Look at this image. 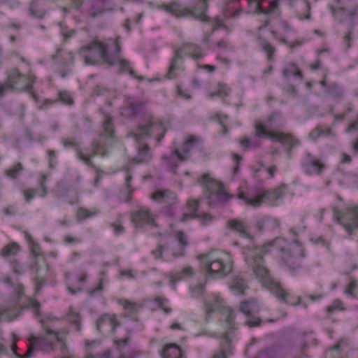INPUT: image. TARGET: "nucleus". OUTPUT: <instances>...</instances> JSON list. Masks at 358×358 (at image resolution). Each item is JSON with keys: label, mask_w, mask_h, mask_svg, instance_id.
<instances>
[{"label": "nucleus", "mask_w": 358, "mask_h": 358, "mask_svg": "<svg viewBox=\"0 0 358 358\" xmlns=\"http://www.w3.org/2000/svg\"><path fill=\"white\" fill-rule=\"evenodd\" d=\"M228 225L231 229L238 232L241 236L250 241V243L243 248V255L247 265L251 268L256 278L267 287L271 292L280 301L292 306L301 304L303 308H307V304L305 302L301 303L299 296L296 297V303L291 301L290 294L280 282L272 279L270 271L266 266L263 259V256L271 248L279 250L281 252L282 262L290 273L294 275L301 268V262L302 258L305 257L303 248L301 243L294 239L292 245H288L285 238L278 237L259 248L252 241V237L246 223L234 220L229 221Z\"/></svg>", "instance_id": "1"}, {"label": "nucleus", "mask_w": 358, "mask_h": 358, "mask_svg": "<svg viewBox=\"0 0 358 358\" xmlns=\"http://www.w3.org/2000/svg\"><path fill=\"white\" fill-rule=\"evenodd\" d=\"M204 306L208 317H210L215 311L220 313V322L222 329L218 332L222 339L220 349L212 358H227L228 355L232 354L231 342L236 329L234 313L231 308L226 306L220 296L215 294L205 301Z\"/></svg>", "instance_id": "2"}, {"label": "nucleus", "mask_w": 358, "mask_h": 358, "mask_svg": "<svg viewBox=\"0 0 358 358\" xmlns=\"http://www.w3.org/2000/svg\"><path fill=\"white\" fill-rule=\"evenodd\" d=\"M110 46L115 48L116 55L120 52L117 38L116 40L109 38L106 41L99 40L92 41L87 46L80 49V55L83 57L84 62L87 65H94L99 63H104L110 66L118 64L122 72L129 73L133 78L142 80L143 77L136 75L127 60L109 53L108 49Z\"/></svg>", "instance_id": "3"}, {"label": "nucleus", "mask_w": 358, "mask_h": 358, "mask_svg": "<svg viewBox=\"0 0 358 358\" xmlns=\"http://www.w3.org/2000/svg\"><path fill=\"white\" fill-rule=\"evenodd\" d=\"M166 129L161 123L150 120L138 127L136 132L131 133L128 137H131L138 146V155L131 159L130 165L126 170V183L127 188H130L131 180V171L133 164H142L148 162L151 158L149 147L144 142L149 137H156L157 142H160L164 136Z\"/></svg>", "instance_id": "4"}, {"label": "nucleus", "mask_w": 358, "mask_h": 358, "mask_svg": "<svg viewBox=\"0 0 358 358\" xmlns=\"http://www.w3.org/2000/svg\"><path fill=\"white\" fill-rule=\"evenodd\" d=\"M114 138V130L112 119L110 116L104 115V120L102 125V131L99 140L94 141L91 145V152H84L79 149L78 145L71 141L63 140L64 147H71L76 150L78 159L85 162L88 166H92V157L95 155L105 157L108 155L111 148L110 143Z\"/></svg>", "instance_id": "5"}, {"label": "nucleus", "mask_w": 358, "mask_h": 358, "mask_svg": "<svg viewBox=\"0 0 358 358\" xmlns=\"http://www.w3.org/2000/svg\"><path fill=\"white\" fill-rule=\"evenodd\" d=\"M281 126L280 115L273 113L264 122H256L255 134L260 138H271L273 141L280 142L287 151L288 157H290L291 150L299 143V141L289 134L276 131Z\"/></svg>", "instance_id": "6"}, {"label": "nucleus", "mask_w": 358, "mask_h": 358, "mask_svg": "<svg viewBox=\"0 0 358 358\" xmlns=\"http://www.w3.org/2000/svg\"><path fill=\"white\" fill-rule=\"evenodd\" d=\"M285 189V185L272 189L254 185L248 187L245 192H240L238 198L253 208H257L264 203L279 206L282 202Z\"/></svg>", "instance_id": "7"}, {"label": "nucleus", "mask_w": 358, "mask_h": 358, "mask_svg": "<svg viewBox=\"0 0 358 358\" xmlns=\"http://www.w3.org/2000/svg\"><path fill=\"white\" fill-rule=\"evenodd\" d=\"M201 266L205 273L213 278L227 275L232 270L233 262L229 252L213 250L199 256Z\"/></svg>", "instance_id": "8"}, {"label": "nucleus", "mask_w": 358, "mask_h": 358, "mask_svg": "<svg viewBox=\"0 0 358 358\" xmlns=\"http://www.w3.org/2000/svg\"><path fill=\"white\" fill-rule=\"evenodd\" d=\"M13 336L14 342L10 347L14 355L17 358H31L35 350L50 352L53 349V345L56 342H62L63 341L62 336L59 332L47 328L43 335L39 337H30L29 341L31 346L29 347L25 354L21 355L16 352L17 346L16 345L17 338H15V335L13 334Z\"/></svg>", "instance_id": "9"}, {"label": "nucleus", "mask_w": 358, "mask_h": 358, "mask_svg": "<svg viewBox=\"0 0 358 358\" xmlns=\"http://www.w3.org/2000/svg\"><path fill=\"white\" fill-rule=\"evenodd\" d=\"M35 77L31 73H22L17 69H13L8 73L7 80L0 83V97L15 90L31 91Z\"/></svg>", "instance_id": "10"}, {"label": "nucleus", "mask_w": 358, "mask_h": 358, "mask_svg": "<svg viewBox=\"0 0 358 358\" xmlns=\"http://www.w3.org/2000/svg\"><path fill=\"white\" fill-rule=\"evenodd\" d=\"M198 182L203 187L207 203L210 207H215L229 199L228 194L224 192L222 183L209 174H203Z\"/></svg>", "instance_id": "11"}, {"label": "nucleus", "mask_w": 358, "mask_h": 358, "mask_svg": "<svg viewBox=\"0 0 358 358\" xmlns=\"http://www.w3.org/2000/svg\"><path fill=\"white\" fill-rule=\"evenodd\" d=\"M25 238L30 245L31 252L34 258V262L31 264V271L35 275L34 280L35 285L34 294L37 295L41 288L45 284L42 273L46 271V268H43V267H46V264L44 258L41 255L39 245L34 242L31 236L27 232L25 233Z\"/></svg>", "instance_id": "12"}, {"label": "nucleus", "mask_w": 358, "mask_h": 358, "mask_svg": "<svg viewBox=\"0 0 358 358\" xmlns=\"http://www.w3.org/2000/svg\"><path fill=\"white\" fill-rule=\"evenodd\" d=\"M199 140L194 136H190L185 143L182 150L176 149L171 152L169 157L163 156L162 160L164 165L169 170L176 173V169L179 162L185 161L189 157L192 152L196 149Z\"/></svg>", "instance_id": "13"}, {"label": "nucleus", "mask_w": 358, "mask_h": 358, "mask_svg": "<svg viewBox=\"0 0 358 358\" xmlns=\"http://www.w3.org/2000/svg\"><path fill=\"white\" fill-rule=\"evenodd\" d=\"M201 4L199 7L193 8H187L182 7L180 4L176 2H173L169 4L164 5L165 10L175 15L176 17H181L187 15H191L201 22H208V18L206 15V10L207 9V1L200 0Z\"/></svg>", "instance_id": "14"}, {"label": "nucleus", "mask_w": 358, "mask_h": 358, "mask_svg": "<svg viewBox=\"0 0 358 358\" xmlns=\"http://www.w3.org/2000/svg\"><path fill=\"white\" fill-rule=\"evenodd\" d=\"M51 58L57 66L58 73L62 78L72 73L74 57L71 51H68L63 48H58Z\"/></svg>", "instance_id": "15"}, {"label": "nucleus", "mask_w": 358, "mask_h": 358, "mask_svg": "<svg viewBox=\"0 0 358 358\" xmlns=\"http://www.w3.org/2000/svg\"><path fill=\"white\" fill-rule=\"evenodd\" d=\"M334 218L350 234L352 231L358 229V206L349 208L344 212L334 208Z\"/></svg>", "instance_id": "16"}, {"label": "nucleus", "mask_w": 358, "mask_h": 358, "mask_svg": "<svg viewBox=\"0 0 358 358\" xmlns=\"http://www.w3.org/2000/svg\"><path fill=\"white\" fill-rule=\"evenodd\" d=\"M150 198L165 205L162 210V214L170 217L173 216L175 214L174 204L176 201L175 193L168 189H157Z\"/></svg>", "instance_id": "17"}, {"label": "nucleus", "mask_w": 358, "mask_h": 358, "mask_svg": "<svg viewBox=\"0 0 358 358\" xmlns=\"http://www.w3.org/2000/svg\"><path fill=\"white\" fill-rule=\"evenodd\" d=\"M199 201L194 199H189L187 203V208L188 213H184L181 218L179 219V222H184L189 220L194 219L195 217L201 218L203 224H209L213 217L208 213H202L199 211Z\"/></svg>", "instance_id": "18"}, {"label": "nucleus", "mask_w": 358, "mask_h": 358, "mask_svg": "<svg viewBox=\"0 0 358 358\" xmlns=\"http://www.w3.org/2000/svg\"><path fill=\"white\" fill-rule=\"evenodd\" d=\"M240 311L247 317L245 323L251 327H258L262 320L259 317H254V314L259 311V306L255 299H251L241 303Z\"/></svg>", "instance_id": "19"}, {"label": "nucleus", "mask_w": 358, "mask_h": 358, "mask_svg": "<svg viewBox=\"0 0 358 358\" xmlns=\"http://www.w3.org/2000/svg\"><path fill=\"white\" fill-rule=\"evenodd\" d=\"M301 163L303 171L308 175L320 174L325 168L324 164L309 152L305 153Z\"/></svg>", "instance_id": "20"}, {"label": "nucleus", "mask_w": 358, "mask_h": 358, "mask_svg": "<svg viewBox=\"0 0 358 358\" xmlns=\"http://www.w3.org/2000/svg\"><path fill=\"white\" fill-rule=\"evenodd\" d=\"M132 221L137 227H143L145 225L151 227L157 225L150 210L145 206L141 207L133 215Z\"/></svg>", "instance_id": "21"}, {"label": "nucleus", "mask_w": 358, "mask_h": 358, "mask_svg": "<svg viewBox=\"0 0 358 358\" xmlns=\"http://www.w3.org/2000/svg\"><path fill=\"white\" fill-rule=\"evenodd\" d=\"M176 50L180 51V54L183 57H190L196 62L202 59L206 55V53L200 46L192 43H185Z\"/></svg>", "instance_id": "22"}, {"label": "nucleus", "mask_w": 358, "mask_h": 358, "mask_svg": "<svg viewBox=\"0 0 358 358\" xmlns=\"http://www.w3.org/2000/svg\"><path fill=\"white\" fill-rule=\"evenodd\" d=\"M184 57L180 54V51L175 50L174 55L171 59L170 66L166 73V78L173 79L181 73L184 68Z\"/></svg>", "instance_id": "23"}, {"label": "nucleus", "mask_w": 358, "mask_h": 358, "mask_svg": "<svg viewBox=\"0 0 358 358\" xmlns=\"http://www.w3.org/2000/svg\"><path fill=\"white\" fill-rule=\"evenodd\" d=\"M24 308H26V307L22 306L18 301H11L3 308L0 309V320L2 318L9 320H13L20 315L21 311Z\"/></svg>", "instance_id": "24"}, {"label": "nucleus", "mask_w": 358, "mask_h": 358, "mask_svg": "<svg viewBox=\"0 0 358 358\" xmlns=\"http://www.w3.org/2000/svg\"><path fill=\"white\" fill-rule=\"evenodd\" d=\"M48 178V175L42 173L41 178L38 180V189L29 188L22 191L24 199L27 202H30L35 196L36 194L41 197H45L47 194V187L45 186V182Z\"/></svg>", "instance_id": "25"}, {"label": "nucleus", "mask_w": 358, "mask_h": 358, "mask_svg": "<svg viewBox=\"0 0 358 358\" xmlns=\"http://www.w3.org/2000/svg\"><path fill=\"white\" fill-rule=\"evenodd\" d=\"M119 325L114 316L106 314L96 321V328L103 334L113 333Z\"/></svg>", "instance_id": "26"}, {"label": "nucleus", "mask_w": 358, "mask_h": 358, "mask_svg": "<svg viewBox=\"0 0 358 358\" xmlns=\"http://www.w3.org/2000/svg\"><path fill=\"white\" fill-rule=\"evenodd\" d=\"M334 1H335L338 5L341 6L345 4L344 0H334ZM328 7L332 15L335 17L336 20L341 22L344 20L346 12L343 6H339L338 8H336L333 5L329 4ZM347 15L350 19H352L355 15H358V6H357L352 11L348 13Z\"/></svg>", "instance_id": "27"}, {"label": "nucleus", "mask_w": 358, "mask_h": 358, "mask_svg": "<svg viewBox=\"0 0 358 358\" xmlns=\"http://www.w3.org/2000/svg\"><path fill=\"white\" fill-rule=\"evenodd\" d=\"M143 102L138 99L129 98L126 105L121 109V115L125 117H132L141 111Z\"/></svg>", "instance_id": "28"}, {"label": "nucleus", "mask_w": 358, "mask_h": 358, "mask_svg": "<svg viewBox=\"0 0 358 358\" xmlns=\"http://www.w3.org/2000/svg\"><path fill=\"white\" fill-rule=\"evenodd\" d=\"M291 31L292 28L286 21L279 20L272 27L271 34L275 39L284 42L285 38Z\"/></svg>", "instance_id": "29"}, {"label": "nucleus", "mask_w": 358, "mask_h": 358, "mask_svg": "<svg viewBox=\"0 0 358 358\" xmlns=\"http://www.w3.org/2000/svg\"><path fill=\"white\" fill-rule=\"evenodd\" d=\"M174 236V243H177L178 248L173 249L171 254L174 258H176L184 255L185 247L187 245V236L181 231H176Z\"/></svg>", "instance_id": "30"}, {"label": "nucleus", "mask_w": 358, "mask_h": 358, "mask_svg": "<svg viewBox=\"0 0 358 358\" xmlns=\"http://www.w3.org/2000/svg\"><path fill=\"white\" fill-rule=\"evenodd\" d=\"M277 171V167L273 165L270 167H266L264 164H261L259 167L255 169V178L259 180L263 181L265 179L273 178Z\"/></svg>", "instance_id": "31"}, {"label": "nucleus", "mask_w": 358, "mask_h": 358, "mask_svg": "<svg viewBox=\"0 0 358 358\" xmlns=\"http://www.w3.org/2000/svg\"><path fill=\"white\" fill-rule=\"evenodd\" d=\"M110 0H94L88 10L92 17H96L109 9Z\"/></svg>", "instance_id": "32"}, {"label": "nucleus", "mask_w": 358, "mask_h": 358, "mask_svg": "<svg viewBox=\"0 0 358 358\" xmlns=\"http://www.w3.org/2000/svg\"><path fill=\"white\" fill-rule=\"evenodd\" d=\"M162 358H184L180 348L176 344H166L160 351Z\"/></svg>", "instance_id": "33"}, {"label": "nucleus", "mask_w": 358, "mask_h": 358, "mask_svg": "<svg viewBox=\"0 0 358 358\" xmlns=\"http://www.w3.org/2000/svg\"><path fill=\"white\" fill-rule=\"evenodd\" d=\"M118 303L122 306L124 315L127 317L134 316L142 308L141 304L131 302L127 299H119Z\"/></svg>", "instance_id": "34"}, {"label": "nucleus", "mask_w": 358, "mask_h": 358, "mask_svg": "<svg viewBox=\"0 0 358 358\" xmlns=\"http://www.w3.org/2000/svg\"><path fill=\"white\" fill-rule=\"evenodd\" d=\"M334 136L335 134L331 128L324 127L321 125L317 126L309 134V137L312 140H316L320 137L334 138Z\"/></svg>", "instance_id": "35"}, {"label": "nucleus", "mask_w": 358, "mask_h": 358, "mask_svg": "<svg viewBox=\"0 0 358 358\" xmlns=\"http://www.w3.org/2000/svg\"><path fill=\"white\" fill-rule=\"evenodd\" d=\"M229 287L235 295H241L244 294L248 286L243 277L235 275L233 277L231 284Z\"/></svg>", "instance_id": "36"}, {"label": "nucleus", "mask_w": 358, "mask_h": 358, "mask_svg": "<svg viewBox=\"0 0 358 358\" xmlns=\"http://www.w3.org/2000/svg\"><path fill=\"white\" fill-rule=\"evenodd\" d=\"M45 0H34L29 6V13L34 17L41 18L45 15L43 8Z\"/></svg>", "instance_id": "37"}, {"label": "nucleus", "mask_w": 358, "mask_h": 358, "mask_svg": "<svg viewBox=\"0 0 358 358\" xmlns=\"http://www.w3.org/2000/svg\"><path fill=\"white\" fill-rule=\"evenodd\" d=\"M194 272L193 268L191 266H187L181 269L180 271L176 273L174 275H172L171 277V281L173 283H175L185 278L192 277L194 275Z\"/></svg>", "instance_id": "38"}, {"label": "nucleus", "mask_w": 358, "mask_h": 358, "mask_svg": "<svg viewBox=\"0 0 358 358\" xmlns=\"http://www.w3.org/2000/svg\"><path fill=\"white\" fill-rule=\"evenodd\" d=\"M327 93L336 101H341L343 98L344 89L336 83H332L327 87Z\"/></svg>", "instance_id": "39"}, {"label": "nucleus", "mask_w": 358, "mask_h": 358, "mask_svg": "<svg viewBox=\"0 0 358 358\" xmlns=\"http://www.w3.org/2000/svg\"><path fill=\"white\" fill-rule=\"evenodd\" d=\"M170 250L169 248H166L162 245H158L157 248L152 251V253L156 259H162L164 261H169L170 257Z\"/></svg>", "instance_id": "40"}, {"label": "nucleus", "mask_w": 358, "mask_h": 358, "mask_svg": "<svg viewBox=\"0 0 358 358\" xmlns=\"http://www.w3.org/2000/svg\"><path fill=\"white\" fill-rule=\"evenodd\" d=\"M23 171V166L21 163H17L6 170V176L11 179H17Z\"/></svg>", "instance_id": "41"}, {"label": "nucleus", "mask_w": 358, "mask_h": 358, "mask_svg": "<svg viewBox=\"0 0 358 358\" xmlns=\"http://www.w3.org/2000/svg\"><path fill=\"white\" fill-rule=\"evenodd\" d=\"M273 225L275 227L279 226V222L277 220L271 218L269 217L265 216L262 218H259L257 221V227L259 230H263L266 227H268L269 225Z\"/></svg>", "instance_id": "42"}, {"label": "nucleus", "mask_w": 358, "mask_h": 358, "mask_svg": "<svg viewBox=\"0 0 358 358\" xmlns=\"http://www.w3.org/2000/svg\"><path fill=\"white\" fill-rule=\"evenodd\" d=\"M283 76L285 78H289L292 76L302 78V73L297 67L296 64L294 63H291L287 65V66L282 71Z\"/></svg>", "instance_id": "43"}, {"label": "nucleus", "mask_w": 358, "mask_h": 358, "mask_svg": "<svg viewBox=\"0 0 358 358\" xmlns=\"http://www.w3.org/2000/svg\"><path fill=\"white\" fill-rule=\"evenodd\" d=\"M230 92L229 87L226 85H219V88L208 94V97L210 99H213L215 96H217L221 98L222 99H224L227 97Z\"/></svg>", "instance_id": "44"}, {"label": "nucleus", "mask_w": 358, "mask_h": 358, "mask_svg": "<svg viewBox=\"0 0 358 358\" xmlns=\"http://www.w3.org/2000/svg\"><path fill=\"white\" fill-rule=\"evenodd\" d=\"M20 250V246L16 243H12L5 245L1 250V255L4 257H8L15 255Z\"/></svg>", "instance_id": "45"}, {"label": "nucleus", "mask_w": 358, "mask_h": 358, "mask_svg": "<svg viewBox=\"0 0 358 358\" xmlns=\"http://www.w3.org/2000/svg\"><path fill=\"white\" fill-rule=\"evenodd\" d=\"M262 50L266 54L267 59L269 62H273V55L275 52V48L268 41L262 40L259 43Z\"/></svg>", "instance_id": "46"}, {"label": "nucleus", "mask_w": 358, "mask_h": 358, "mask_svg": "<svg viewBox=\"0 0 358 358\" xmlns=\"http://www.w3.org/2000/svg\"><path fill=\"white\" fill-rule=\"evenodd\" d=\"M99 213V210L94 209L90 210L86 208H80L77 211V216L80 220L92 218Z\"/></svg>", "instance_id": "47"}, {"label": "nucleus", "mask_w": 358, "mask_h": 358, "mask_svg": "<svg viewBox=\"0 0 358 358\" xmlns=\"http://www.w3.org/2000/svg\"><path fill=\"white\" fill-rule=\"evenodd\" d=\"M68 320L70 322L75 325V328L77 331L80 330V317L78 313H76L74 310L71 309L68 314Z\"/></svg>", "instance_id": "48"}, {"label": "nucleus", "mask_w": 358, "mask_h": 358, "mask_svg": "<svg viewBox=\"0 0 358 358\" xmlns=\"http://www.w3.org/2000/svg\"><path fill=\"white\" fill-rule=\"evenodd\" d=\"M106 282H108L106 275L104 272H101L100 273L99 285H97L96 287L90 291V295L94 296L97 292H101L103 289L104 284H106Z\"/></svg>", "instance_id": "49"}, {"label": "nucleus", "mask_w": 358, "mask_h": 358, "mask_svg": "<svg viewBox=\"0 0 358 358\" xmlns=\"http://www.w3.org/2000/svg\"><path fill=\"white\" fill-rule=\"evenodd\" d=\"M155 301L157 303L158 306L164 310V311L169 314L171 312V308L167 307L169 300L162 296H157L155 298Z\"/></svg>", "instance_id": "50"}, {"label": "nucleus", "mask_w": 358, "mask_h": 358, "mask_svg": "<svg viewBox=\"0 0 358 358\" xmlns=\"http://www.w3.org/2000/svg\"><path fill=\"white\" fill-rule=\"evenodd\" d=\"M189 289H190L192 297L198 298L203 294L205 287H204V285L199 284V285H196L195 286H190Z\"/></svg>", "instance_id": "51"}, {"label": "nucleus", "mask_w": 358, "mask_h": 358, "mask_svg": "<svg viewBox=\"0 0 358 358\" xmlns=\"http://www.w3.org/2000/svg\"><path fill=\"white\" fill-rule=\"evenodd\" d=\"M256 358H277V355L274 350H266L259 352Z\"/></svg>", "instance_id": "52"}, {"label": "nucleus", "mask_w": 358, "mask_h": 358, "mask_svg": "<svg viewBox=\"0 0 358 358\" xmlns=\"http://www.w3.org/2000/svg\"><path fill=\"white\" fill-rule=\"evenodd\" d=\"M59 27L60 33L65 39L71 38L75 33L73 30H69L68 27L62 23L59 24Z\"/></svg>", "instance_id": "53"}, {"label": "nucleus", "mask_w": 358, "mask_h": 358, "mask_svg": "<svg viewBox=\"0 0 358 358\" xmlns=\"http://www.w3.org/2000/svg\"><path fill=\"white\" fill-rule=\"evenodd\" d=\"M241 145L245 149L257 148L259 144L257 142H252L248 138H243L241 141Z\"/></svg>", "instance_id": "54"}, {"label": "nucleus", "mask_w": 358, "mask_h": 358, "mask_svg": "<svg viewBox=\"0 0 358 358\" xmlns=\"http://www.w3.org/2000/svg\"><path fill=\"white\" fill-rule=\"evenodd\" d=\"M59 99L62 102L67 105H71L73 103L71 94L66 92H61L59 93Z\"/></svg>", "instance_id": "55"}, {"label": "nucleus", "mask_w": 358, "mask_h": 358, "mask_svg": "<svg viewBox=\"0 0 358 358\" xmlns=\"http://www.w3.org/2000/svg\"><path fill=\"white\" fill-rule=\"evenodd\" d=\"M327 309L329 313H331L334 310H343L341 301H340L339 299L335 300L331 306L327 307Z\"/></svg>", "instance_id": "56"}, {"label": "nucleus", "mask_w": 358, "mask_h": 358, "mask_svg": "<svg viewBox=\"0 0 358 358\" xmlns=\"http://www.w3.org/2000/svg\"><path fill=\"white\" fill-rule=\"evenodd\" d=\"M216 119L218 120L220 124L223 128V134H225L227 131V127L224 124V120L227 118V116L226 115L219 114L217 113L215 116Z\"/></svg>", "instance_id": "57"}, {"label": "nucleus", "mask_w": 358, "mask_h": 358, "mask_svg": "<svg viewBox=\"0 0 358 358\" xmlns=\"http://www.w3.org/2000/svg\"><path fill=\"white\" fill-rule=\"evenodd\" d=\"M110 227L112 228L116 236H118L124 232V227L120 224L110 223Z\"/></svg>", "instance_id": "58"}, {"label": "nucleus", "mask_w": 358, "mask_h": 358, "mask_svg": "<svg viewBox=\"0 0 358 358\" xmlns=\"http://www.w3.org/2000/svg\"><path fill=\"white\" fill-rule=\"evenodd\" d=\"M176 93L178 96L185 98V99H189L191 96L189 94L188 91L182 88L180 86H177Z\"/></svg>", "instance_id": "59"}, {"label": "nucleus", "mask_w": 358, "mask_h": 358, "mask_svg": "<svg viewBox=\"0 0 358 358\" xmlns=\"http://www.w3.org/2000/svg\"><path fill=\"white\" fill-rule=\"evenodd\" d=\"M48 157H49V166L50 168H53L55 164H56V154L54 150H48Z\"/></svg>", "instance_id": "60"}, {"label": "nucleus", "mask_w": 358, "mask_h": 358, "mask_svg": "<svg viewBox=\"0 0 358 358\" xmlns=\"http://www.w3.org/2000/svg\"><path fill=\"white\" fill-rule=\"evenodd\" d=\"M211 25L214 30L218 29L222 27L226 28V27L223 24L222 21L217 17L211 21Z\"/></svg>", "instance_id": "61"}, {"label": "nucleus", "mask_w": 358, "mask_h": 358, "mask_svg": "<svg viewBox=\"0 0 358 358\" xmlns=\"http://www.w3.org/2000/svg\"><path fill=\"white\" fill-rule=\"evenodd\" d=\"M28 307L34 309L36 313L38 312L39 308H40V303L36 301L34 299H29Z\"/></svg>", "instance_id": "62"}, {"label": "nucleus", "mask_w": 358, "mask_h": 358, "mask_svg": "<svg viewBox=\"0 0 358 358\" xmlns=\"http://www.w3.org/2000/svg\"><path fill=\"white\" fill-rule=\"evenodd\" d=\"M351 131H356L358 132V115L355 121L350 124L349 127L346 130V132L348 133Z\"/></svg>", "instance_id": "63"}, {"label": "nucleus", "mask_w": 358, "mask_h": 358, "mask_svg": "<svg viewBox=\"0 0 358 358\" xmlns=\"http://www.w3.org/2000/svg\"><path fill=\"white\" fill-rule=\"evenodd\" d=\"M86 358H110V351H106L102 355H97L96 356L88 355Z\"/></svg>", "instance_id": "64"}]
</instances>
